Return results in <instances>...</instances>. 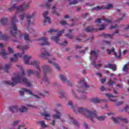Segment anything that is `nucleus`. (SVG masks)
<instances>
[{
	"mask_svg": "<svg viewBox=\"0 0 129 129\" xmlns=\"http://www.w3.org/2000/svg\"><path fill=\"white\" fill-rule=\"evenodd\" d=\"M106 28V25L104 24H102L100 26L99 28V31H102V30H104Z\"/></svg>",
	"mask_w": 129,
	"mask_h": 129,
	"instance_id": "nucleus-41",
	"label": "nucleus"
},
{
	"mask_svg": "<svg viewBox=\"0 0 129 129\" xmlns=\"http://www.w3.org/2000/svg\"><path fill=\"white\" fill-rule=\"evenodd\" d=\"M84 125L85 128H88V125L86 123H84Z\"/></svg>",
	"mask_w": 129,
	"mask_h": 129,
	"instance_id": "nucleus-64",
	"label": "nucleus"
},
{
	"mask_svg": "<svg viewBox=\"0 0 129 129\" xmlns=\"http://www.w3.org/2000/svg\"><path fill=\"white\" fill-rule=\"evenodd\" d=\"M66 37H67V38H69V39H73V37H72V34L68 33L66 34Z\"/></svg>",
	"mask_w": 129,
	"mask_h": 129,
	"instance_id": "nucleus-47",
	"label": "nucleus"
},
{
	"mask_svg": "<svg viewBox=\"0 0 129 129\" xmlns=\"http://www.w3.org/2000/svg\"><path fill=\"white\" fill-rule=\"evenodd\" d=\"M106 96H107L109 100L111 102H116V100L112 99V98H115L116 96L111 94H105Z\"/></svg>",
	"mask_w": 129,
	"mask_h": 129,
	"instance_id": "nucleus-17",
	"label": "nucleus"
},
{
	"mask_svg": "<svg viewBox=\"0 0 129 129\" xmlns=\"http://www.w3.org/2000/svg\"><path fill=\"white\" fill-rule=\"evenodd\" d=\"M9 50L10 53H14V50L13 49H12V48L9 47Z\"/></svg>",
	"mask_w": 129,
	"mask_h": 129,
	"instance_id": "nucleus-61",
	"label": "nucleus"
},
{
	"mask_svg": "<svg viewBox=\"0 0 129 129\" xmlns=\"http://www.w3.org/2000/svg\"><path fill=\"white\" fill-rule=\"evenodd\" d=\"M30 48V44L25 45L24 46H23L22 45H18L17 46L18 49H20L21 50H22L23 51H25V50H28Z\"/></svg>",
	"mask_w": 129,
	"mask_h": 129,
	"instance_id": "nucleus-20",
	"label": "nucleus"
},
{
	"mask_svg": "<svg viewBox=\"0 0 129 129\" xmlns=\"http://www.w3.org/2000/svg\"><path fill=\"white\" fill-rule=\"evenodd\" d=\"M125 18H126V14H123L121 18H118L116 20V22L117 23L118 22H120V21H122V20Z\"/></svg>",
	"mask_w": 129,
	"mask_h": 129,
	"instance_id": "nucleus-27",
	"label": "nucleus"
},
{
	"mask_svg": "<svg viewBox=\"0 0 129 129\" xmlns=\"http://www.w3.org/2000/svg\"><path fill=\"white\" fill-rule=\"evenodd\" d=\"M67 41L64 40L63 42H62L60 44V46H66L67 45Z\"/></svg>",
	"mask_w": 129,
	"mask_h": 129,
	"instance_id": "nucleus-52",
	"label": "nucleus"
},
{
	"mask_svg": "<svg viewBox=\"0 0 129 129\" xmlns=\"http://www.w3.org/2000/svg\"><path fill=\"white\" fill-rule=\"evenodd\" d=\"M60 24H61L62 26H64L65 25H67V22L65 21H62L60 22Z\"/></svg>",
	"mask_w": 129,
	"mask_h": 129,
	"instance_id": "nucleus-51",
	"label": "nucleus"
},
{
	"mask_svg": "<svg viewBox=\"0 0 129 129\" xmlns=\"http://www.w3.org/2000/svg\"><path fill=\"white\" fill-rule=\"evenodd\" d=\"M103 36L105 38H108V39H112V35L108 34H103Z\"/></svg>",
	"mask_w": 129,
	"mask_h": 129,
	"instance_id": "nucleus-36",
	"label": "nucleus"
},
{
	"mask_svg": "<svg viewBox=\"0 0 129 129\" xmlns=\"http://www.w3.org/2000/svg\"><path fill=\"white\" fill-rule=\"evenodd\" d=\"M64 32H65V30L62 29L61 31H60L57 34L56 36H55V37L52 36L51 37V39H54V41L55 42V43H56V44H58V42H59V36H61L62 35V34H63V33H64Z\"/></svg>",
	"mask_w": 129,
	"mask_h": 129,
	"instance_id": "nucleus-10",
	"label": "nucleus"
},
{
	"mask_svg": "<svg viewBox=\"0 0 129 129\" xmlns=\"http://www.w3.org/2000/svg\"><path fill=\"white\" fill-rule=\"evenodd\" d=\"M91 101L93 103H99L101 101V100L98 98H94L91 99Z\"/></svg>",
	"mask_w": 129,
	"mask_h": 129,
	"instance_id": "nucleus-24",
	"label": "nucleus"
},
{
	"mask_svg": "<svg viewBox=\"0 0 129 129\" xmlns=\"http://www.w3.org/2000/svg\"><path fill=\"white\" fill-rule=\"evenodd\" d=\"M53 0H47V3L46 4L45 7L46 9H48L50 8V7L51 6V2H52Z\"/></svg>",
	"mask_w": 129,
	"mask_h": 129,
	"instance_id": "nucleus-29",
	"label": "nucleus"
},
{
	"mask_svg": "<svg viewBox=\"0 0 129 129\" xmlns=\"http://www.w3.org/2000/svg\"><path fill=\"white\" fill-rule=\"evenodd\" d=\"M112 8V5L111 4H107V7H104V6H101L99 7V6H96V8H94V10H96L97 11H99V10H108V9H110Z\"/></svg>",
	"mask_w": 129,
	"mask_h": 129,
	"instance_id": "nucleus-11",
	"label": "nucleus"
},
{
	"mask_svg": "<svg viewBox=\"0 0 129 129\" xmlns=\"http://www.w3.org/2000/svg\"><path fill=\"white\" fill-rule=\"evenodd\" d=\"M0 54L1 56H3L4 59H6V58H7L6 56L8 55V54H9V53L6 52V50L4 49L3 51H1L0 52Z\"/></svg>",
	"mask_w": 129,
	"mask_h": 129,
	"instance_id": "nucleus-25",
	"label": "nucleus"
},
{
	"mask_svg": "<svg viewBox=\"0 0 129 129\" xmlns=\"http://www.w3.org/2000/svg\"><path fill=\"white\" fill-rule=\"evenodd\" d=\"M19 122H20V121H19V120L15 121L13 124V126H16V125H17V124L19 123Z\"/></svg>",
	"mask_w": 129,
	"mask_h": 129,
	"instance_id": "nucleus-54",
	"label": "nucleus"
},
{
	"mask_svg": "<svg viewBox=\"0 0 129 129\" xmlns=\"http://www.w3.org/2000/svg\"><path fill=\"white\" fill-rule=\"evenodd\" d=\"M120 118H114L112 117V120H113L114 123H118V120H119Z\"/></svg>",
	"mask_w": 129,
	"mask_h": 129,
	"instance_id": "nucleus-39",
	"label": "nucleus"
},
{
	"mask_svg": "<svg viewBox=\"0 0 129 129\" xmlns=\"http://www.w3.org/2000/svg\"><path fill=\"white\" fill-rule=\"evenodd\" d=\"M92 64L94 66L95 68H96L97 64H95V60H93L92 62Z\"/></svg>",
	"mask_w": 129,
	"mask_h": 129,
	"instance_id": "nucleus-57",
	"label": "nucleus"
},
{
	"mask_svg": "<svg viewBox=\"0 0 129 129\" xmlns=\"http://www.w3.org/2000/svg\"><path fill=\"white\" fill-rule=\"evenodd\" d=\"M107 79L106 78H104L101 80L102 83H104Z\"/></svg>",
	"mask_w": 129,
	"mask_h": 129,
	"instance_id": "nucleus-60",
	"label": "nucleus"
},
{
	"mask_svg": "<svg viewBox=\"0 0 129 129\" xmlns=\"http://www.w3.org/2000/svg\"><path fill=\"white\" fill-rule=\"evenodd\" d=\"M48 14H49L48 11L44 12L43 14L44 18H45V20L43 22L44 26H46V25H47V22L48 23V24H51V18L47 16H48Z\"/></svg>",
	"mask_w": 129,
	"mask_h": 129,
	"instance_id": "nucleus-9",
	"label": "nucleus"
},
{
	"mask_svg": "<svg viewBox=\"0 0 129 129\" xmlns=\"http://www.w3.org/2000/svg\"><path fill=\"white\" fill-rule=\"evenodd\" d=\"M107 52H108V54H110L112 52H114V48L112 47L111 50L107 49Z\"/></svg>",
	"mask_w": 129,
	"mask_h": 129,
	"instance_id": "nucleus-43",
	"label": "nucleus"
},
{
	"mask_svg": "<svg viewBox=\"0 0 129 129\" xmlns=\"http://www.w3.org/2000/svg\"><path fill=\"white\" fill-rule=\"evenodd\" d=\"M42 114L43 116H45V119L47 120H50V116H51V114H50V113H48L47 112H44Z\"/></svg>",
	"mask_w": 129,
	"mask_h": 129,
	"instance_id": "nucleus-21",
	"label": "nucleus"
},
{
	"mask_svg": "<svg viewBox=\"0 0 129 129\" xmlns=\"http://www.w3.org/2000/svg\"><path fill=\"white\" fill-rule=\"evenodd\" d=\"M11 66L10 63L6 64L5 67L3 68L5 72H8L9 69H11Z\"/></svg>",
	"mask_w": 129,
	"mask_h": 129,
	"instance_id": "nucleus-23",
	"label": "nucleus"
},
{
	"mask_svg": "<svg viewBox=\"0 0 129 129\" xmlns=\"http://www.w3.org/2000/svg\"><path fill=\"white\" fill-rule=\"evenodd\" d=\"M36 16V13H34L31 16H28L27 17V25L28 26H30L31 24H33L34 22L33 21H31L32 20H34V17Z\"/></svg>",
	"mask_w": 129,
	"mask_h": 129,
	"instance_id": "nucleus-13",
	"label": "nucleus"
},
{
	"mask_svg": "<svg viewBox=\"0 0 129 129\" xmlns=\"http://www.w3.org/2000/svg\"><path fill=\"white\" fill-rule=\"evenodd\" d=\"M124 110L126 112H128V113H129V106L127 105H126L125 106L124 108Z\"/></svg>",
	"mask_w": 129,
	"mask_h": 129,
	"instance_id": "nucleus-44",
	"label": "nucleus"
},
{
	"mask_svg": "<svg viewBox=\"0 0 129 129\" xmlns=\"http://www.w3.org/2000/svg\"><path fill=\"white\" fill-rule=\"evenodd\" d=\"M39 61L37 60H34L30 63V65L35 66L37 71L34 72L32 70H28L27 71L28 76H31V75H33L34 73H36V75L38 78H40V72H41V70L39 67Z\"/></svg>",
	"mask_w": 129,
	"mask_h": 129,
	"instance_id": "nucleus-4",
	"label": "nucleus"
},
{
	"mask_svg": "<svg viewBox=\"0 0 129 129\" xmlns=\"http://www.w3.org/2000/svg\"><path fill=\"white\" fill-rule=\"evenodd\" d=\"M59 78H60L61 80L63 82V83H65L66 82H67L68 85L69 86H70L71 87H72V84L70 83V81L67 80V79L66 78L65 76H64L63 75H60L59 76Z\"/></svg>",
	"mask_w": 129,
	"mask_h": 129,
	"instance_id": "nucleus-12",
	"label": "nucleus"
},
{
	"mask_svg": "<svg viewBox=\"0 0 129 129\" xmlns=\"http://www.w3.org/2000/svg\"><path fill=\"white\" fill-rule=\"evenodd\" d=\"M37 41H42L43 43H40V46H44L45 45H49V42L47 41V39L45 37H41L37 40Z\"/></svg>",
	"mask_w": 129,
	"mask_h": 129,
	"instance_id": "nucleus-14",
	"label": "nucleus"
},
{
	"mask_svg": "<svg viewBox=\"0 0 129 129\" xmlns=\"http://www.w3.org/2000/svg\"><path fill=\"white\" fill-rule=\"evenodd\" d=\"M68 105H70L71 108L73 109L74 112L77 114V113H82V114H83V115H85V116H86V117H88L89 119H91L93 122L94 121L93 120L94 118H97L98 120H104L106 118L105 116H98L96 114V111H89L88 109L85 108H78L77 110L74 109V107L73 106V105L72 104V102L71 101H69L68 103Z\"/></svg>",
	"mask_w": 129,
	"mask_h": 129,
	"instance_id": "nucleus-1",
	"label": "nucleus"
},
{
	"mask_svg": "<svg viewBox=\"0 0 129 129\" xmlns=\"http://www.w3.org/2000/svg\"><path fill=\"white\" fill-rule=\"evenodd\" d=\"M90 54L94 55V56L95 58H97V56L98 55V53H97V52H96L95 51H93V50L91 51Z\"/></svg>",
	"mask_w": 129,
	"mask_h": 129,
	"instance_id": "nucleus-35",
	"label": "nucleus"
},
{
	"mask_svg": "<svg viewBox=\"0 0 129 129\" xmlns=\"http://www.w3.org/2000/svg\"><path fill=\"white\" fill-rule=\"evenodd\" d=\"M119 27L117 25H115V26H113V25H111V27L110 28V29L111 30L112 29H114L115 28H119Z\"/></svg>",
	"mask_w": 129,
	"mask_h": 129,
	"instance_id": "nucleus-55",
	"label": "nucleus"
},
{
	"mask_svg": "<svg viewBox=\"0 0 129 129\" xmlns=\"http://www.w3.org/2000/svg\"><path fill=\"white\" fill-rule=\"evenodd\" d=\"M48 63H50V64H53L54 67L57 69V70H60V67L58 65V64L53 62V61L50 60V59H48Z\"/></svg>",
	"mask_w": 129,
	"mask_h": 129,
	"instance_id": "nucleus-22",
	"label": "nucleus"
},
{
	"mask_svg": "<svg viewBox=\"0 0 129 129\" xmlns=\"http://www.w3.org/2000/svg\"><path fill=\"white\" fill-rule=\"evenodd\" d=\"M110 66V69H111L113 71H116V66L115 64H109Z\"/></svg>",
	"mask_w": 129,
	"mask_h": 129,
	"instance_id": "nucleus-31",
	"label": "nucleus"
},
{
	"mask_svg": "<svg viewBox=\"0 0 129 129\" xmlns=\"http://www.w3.org/2000/svg\"><path fill=\"white\" fill-rule=\"evenodd\" d=\"M119 119H120V120H121V121L125 122V123H127V122H128L127 119L125 118H120Z\"/></svg>",
	"mask_w": 129,
	"mask_h": 129,
	"instance_id": "nucleus-42",
	"label": "nucleus"
},
{
	"mask_svg": "<svg viewBox=\"0 0 129 129\" xmlns=\"http://www.w3.org/2000/svg\"><path fill=\"white\" fill-rule=\"evenodd\" d=\"M50 124L51 125H55V120H53L51 122Z\"/></svg>",
	"mask_w": 129,
	"mask_h": 129,
	"instance_id": "nucleus-63",
	"label": "nucleus"
},
{
	"mask_svg": "<svg viewBox=\"0 0 129 129\" xmlns=\"http://www.w3.org/2000/svg\"><path fill=\"white\" fill-rule=\"evenodd\" d=\"M53 32H58V30L51 29L48 31V33H50V34L53 33Z\"/></svg>",
	"mask_w": 129,
	"mask_h": 129,
	"instance_id": "nucleus-49",
	"label": "nucleus"
},
{
	"mask_svg": "<svg viewBox=\"0 0 129 129\" xmlns=\"http://www.w3.org/2000/svg\"><path fill=\"white\" fill-rule=\"evenodd\" d=\"M7 23H8V18H5L1 20V24L3 26H6V25H7Z\"/></svg>",
	"mask_w": 129,
	"mask_h": 129,
	"instance_id": "nucleus-28",
	"label": "nucleus"
},
{
	"mask_svg": "<svg viewBox=\"0 0 129 129\" xmlns=\"http://www.w3.org/2000/svg\"><path fill=\"white\" fill-rule=\"evenodd\" d=\"M101 21H102V19L99 18L95 21V23H99V24H100L101 23Z\"/></svg>",
	"mask_w": 129,
	"mask_h": 129,
	"instance_id": "nucleus-50",
	"label": "nucleus"
},
{
	"mask_svg": "<svg viewBox=\"0 0 129 129\" xmlns=\"http://www.w3.org/2000/svg\"><path fill=\"white\" fill-rule=\"evenodd\" d=\"M24 92H28V94L32 95L33 93L32 91L28 90L27 89H22V90L20 91V94L21 96H24Z\"/></svg>",
	"mask_w": 129,
	"mask_h": 129,
	"instance_id": "nucleus-18",
	"label": "nucleus"
},
{
	"mask_svg": "<svg viewBox=\"0 0 129 129\" xmlns=\"http://www.w3.org/2000/svg\"><path fill=\"white\" fill-rule=\"evenodd\" d=\"M123 103L122 101L118 102L116 103V106H119V105H121Z\"/></svg>",
	"mask_w": 129,
	"mask_h": 129,
	"instance_id": "nucleus-56",
	"label": "nucleus"
},
{
	"mask_svg": "<svg viewBox=\"0 0 129 129\" xmlns=\"http://www.w3.org/2000/svg\"><path fill=\"white\" fill-rule=\"evenodd\" d=\"M17 22H18L17 16H14L11 19V25L12 26L11 27L10 33L13 37H16L17 35H18L19 38H21L22 35L21 31L18 30V28L17 27V25H16Z\"/></svg>",
	"mask_w": 129,
	"mask_h": 129,
	"instance_id": "nucleus-3",
	"label": "nucleus"
},
{
	"mask_svg": "<svg viewBox=\"0 0 129 129\" xmlns=\"http://www.w3.org/2000/svg\"><path fill=\"white\" fill-rule=\"evenodd\" d=\"M105 22H107V23H110V24H112L113 22L111 21V20L107 19H105L104 20Z\"/></svg>",
	"mask_w": 129,
	"mask_h": 129,
	"instance_id": "nucleus-53",
	"label": "nucleus"
},
{
	"mask_svg": "<svg viewBox=\"0 0 129 129\" xmlns=\"http://www.w3.org/2000/svg\"><path fill=\"white\" fill-rule=\"evenodd\" d=\"M111 65L110 63H108V64H105L104 67V68L106 69V68H110V66Z\"/></svg>",
	"mask_w": 129,
	"mask_h": 129,
	"instance_id": "nucleus-58",
	"label": "nucleus"
},
{
	"mask_svg": "<svg viewBox=\"0 0 129 129\" xmlns=\"http://www.w3.org/2000/svg\"><path fill=\"white\" fill-rule=\"evenodd\" d=\"M10 110L11 112H18L20 111V112H26L28 110V108L25 107L24 106H22L19 109L18 108V106H12L10 108Z\"/></svg>",
	"mask_w": 129,
	"mask_h": 129,
	"instance_id": "nucleus-6",
	"label": "nucleus"
},
{
	"mask_svg": "<svg viewBox=\"0 0 129 129\" xmlns=\"http://www.w3.org/2000/svg\"><path fill=\"white\" fill-rule=\"evenodd\" d=\"M89 15V14L88 13H86L83 15V17L84 18V19H86V18H87Z\"/></svg>",
	"mask_w": 129,
	"mask_h": 129,
	"instance_id": "nucleus-59",
	"label": "nucleus"
},
{
	"mask_svg": "<svg viewBox=\"0 0 129 129\" xmlns=\"http://www.w3.org/2000/svg\"><path fill=\"white\" fill-rule=\"evenodd\" d=\"M59 95L60 98H62V97H63L64 95H65V92L64 91H62L59 93Z\"/></svg>",
	"mask_w": 129,
	"mask_h": 129,
	"instance_id": "nucleus-45",
	"label": "nucleus"
},
{
	"mask_svg": "<svg viewBox=\"0 0 129 129\" xmlns=\"http://www.w3.org/2000/svg\"><path fill=\"white\" fill-rule=\"evenodd\" d=\"M14 58L12 57L10 58L11 62H16V61H18V57H20V58H21L22 54L18 53L17 54H14Z\"/></svg>",
	"mask_w": 129,
	"mask_h": 129,
	"instance_id": "nucleus-15",
	"label": "nucleus"
},
{
	"mask_svg": "<svg viewBox=\"0 0 129 129\" xmlns=\"http://www.w3.org/2000/svg\"><path fill=\"white\" fill-rule=\"evenodd\" d=\"M78 3V1L77 0H73V2H70L69 4L71 5H76V4Z\"/></svg>",
	"mask_w": 129,
	"mask_h": 129,
	"instance_id": "nucleus-46",
	"label": "nucleus"
},
{
	"mask_svg": "<svg viewBox=\"0 0 129 129\" xmlns=\"http://www.w3.org/2000/svg\"><path fill=\"white\" fill-rule=\"evenodd\" d=\"M42 69L43 70L44 72V77L43 78V81H45V82H48L49 80L48 79V78H47V76H46V73H48L49 71L51 70V69L48 66L44 65L42 66Z\"/></svg>",
	"mask_w": 129,
	"mask_h": 129,
	"instance_id": "nucleus-7",
	"label": "nucleus"
},
{
	"mask_svg": "<svg viewBox=\"0 0 129 129\" xmlns=\"http://www.w3.org/2000/svg\"><path fill=\"white\" fill-rule=\"evenodd\" d=\"M85 88H89L90 86L87 83H85L83 87H81V89H84Z\"/></svg>",
	"mask_w": 129,
	"mask_h": 129,
	"instance_id": "nucleus-38",
	"label": "nucleus"
},
{
	"mask_svg": "<svg viewBox=\"0 0 129 129\" xmlns=\"http://www.w3.org/2000/svg\"><path fill=\"white\" fill-rule=\"evenodd\" d=\"M93 31H95L94 28H89L87 27L85 29V31L87 32V33H89L90 32H93Z\"/></svg>",
	"mask_w": 129,
	"mask_h": 129,
	"instance_id": "nucleus-32",
	"label": "nucleus"
},
{
	"mask_svg": "<svg viewBox=\"0 0 129 129\" xmlns=\"http://www.w3.org/2000/svg\"><path fill=\"white\" fill-rule=\"evenodd\" d=\"M70 119L72 120L73 124H75V125H79V123L77 122V120H76V119H74L73 118H71Z\"/></svg>",
	"mask_w": 129,
	"mask_h": 129,
	"instance_id": "nucleus-33",
	"label": "nucleus"
},
{
	"mask_svg": "<svg viewBox=\"0 0 129 129\" xmlns=\"http://www.w3.org/2000/svg\"><path fill=\"white\" fill-rule=\"evenodd\" d=\"M30 6V2L27 3V4H24L23 5L20 6L19 7H16V4H14L11 8H8L9 12H12V9H15L17 10V12H24L26 11Z\"/></svg>",
	"mask_w": 129,
	"mask_h": 129,
	"instance_id": "nucleus-5",
	"label": "nucleus"
},
{
	"mask_svg": "<svg viewBox=\"0 0 129 129\" xmlns=\"http://www.w3.org/2000/svg\"><path fill=\"white\" fill-rule=\"evenodd\" d=\"M114 82L112 81V80L110 79L109 81L108 82V84L110 86H112V85H114Z\"/></svg>",
	"mask_w": 129,
	"mask_h": 129,
	"instance_id": "nucleus-48",
	"label": "nucleus"
},
{
	"mask_svg": "<svg viewBox=\"0 0 129 129\" xmlns=\"http://www.w3.org/2000/svg\"><path fill=\"white\" fill-rule=\"evenodd\" d=\"M123 71L124 72H127L128 71V68H127V64H125L122 68Z\"/></svg>",
	"mask_w": 129,
	"mask_h": 129,
	"instance_id": "nucleus-40",
	"label": "nucleus"
},
{
	"mask_svg": "<svg viewBox=\"0 0 129 129\" xmlns=\"http://www.w3.org/2000/svg\"><path fill=\"white\" fill-rule=\"evenodd\" d=\"M24 76H25V72H24V71H22V76H20V75L18 74L16 77L12 78L13 82H6L5 84H9V85H11V86H15L17 85L18 83H22V81H23V82L27 85V87H31V83L29 82L27 78L24 77Z\"/></svg>",
	"mask_w": 129,
	"mask_h": 129,
	"instance_id": "nucleus-2",
	"label": "nucleus"
},
{
	"mask_svg": "<svg viewBox=\"0 0 129 129\" xmlns=\"http://www.w3.org/2000/svg\"><path fill=\"white\" fill-rule=\"evenodd\" d=\"M38 123L41 125L42 127H47V125L45 124V122L44 121H39Z\"/></svg>",
	"mask_w": 129,
	"mask_h": 129,
	"instance_id": "nucleus-34",
	"label": "nucleus"
},
{
	"mask_svg": "<svg viewBox=\"0 0 129 129\" xmlns=\"http://www.w3.org/2000/svg\"><path fill=\"white\" fill-rule=\"evenodd\" d=\"M52 9L53 10V11L52 12V14L53 15L55 14L56 16H59V14L58 13V12H57V11H56V5L53 6Z\"/></svg>",
	"mask_w": 129,
	"mask_h": 129,
	"instance_id": "nucleus-26",
	"label": "nucleus"
},
{
	"mask_svg": "<svg viewBox=\"0 0 129 129\" xmlns=\"http://www.w3.org/2000/svg\"><path fill=\"white\" fill-rule=\"evenodd\" d=\"M55 112L56 114H54L52 116L53 118H55V119H60V118L61 117V115H62L61 112L55 109Z\"/></svg>",
	"mask_w": 129,
	"mask_h": 129,
	"instance_id": "nucleus-16",
	"label": "nucleus"
},
{
	"mask_svg": "<svg viewBox=\"0 0 129 129\" xmlns=\"http://www.w3.org/2000/svg\"><path fill=\"white\" fill-rule=\"evenodd\" d=\"M23 38L26 41H30V39L29 38V34L27 33L24 34Z\"/></svg>",
	"mask_w": 129,
	"mask_h": 129,
	"instance_id": "nucleus-37",
	"label": "nucleus"
},
{
	"mask_svg": "<svg viewBox=\"0 0 129 129\" xmlns=\"http://www.w3.org/2000/svg\"><path fill=\"white\" fill-rule=\"evenodd\" d=\"M84 82V80H81L80 83H79V86H81V84Z\"/></svg>",
	"mask_w": 129,
	"mask_h": 129,
	"instance_id": "nucleus-62",
	"label": "nucleus"
},
{
	"mask_svg": "<svg viewBox=\"0 0 129 129\" xmlns=\"http://www.w3.org/2000/svg\"><path fill=\"white\" fill-rule=\"evenodd\" d=\"M41 52L42 53L40 55V57L42 59H49L51 56L50 52L46 50V48H42L41 49Z\"/></svg>",
	"mask_w": 129,
	"mask_h": 129,
	"instance_id": "nucleus-8",
	"label": "nucleus"
},
{
	"mask_svg": "<svg viewBox=\"0 0 129 129\" xmlns=\"http://www.w3.org/2000/svg\"><path fill=\"white\" fill-rule=\"evenodd\" d=\"M32 58V56L29 55L28 56V55H25L24 56V59L25 60V63L26 65L29 64V61L30 60V59Z\"/></svg>",
	"mask_w": 129,
	"mask_h": 129,
	"instance_id": "nucleus-19",
	"label": "nucleus"
},
{
	"mask_svg": "<svg viewBox=\"0 0 129 129\" xmlns=\"http://www.w3.org/2000/svg\"><path fill=\"white\" fill-rule=\"evenodd\" d=\"M26 17H27V14H26V13H22V14L20 15L21 22H23V21H24V19H25V18H26Z\"/></svg>",
	"mask_w": 129,
	"mask_h": 129,
	"instance_id": "nucleus-30",
	"label": "nucleus"
}]
</instances>
